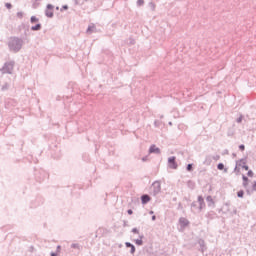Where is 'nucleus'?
Listing matches in <instances>:
<instances>
[{
    "instance_id": "a211bd4d",
    "label": "nucleus",
    "mask_w": 256,
    "mask_h": 256,
    "mask_svg": "<svg viewBox=\"0 0 256 256\" xmlns=\"http://www.w3.org/2000/svg\"><path fill=\"white\" fill-rule=\"evenodd\" d=\"M30 22L31 23H39V18H37V16H31Z\"/></svg>"
},
{
    "instance_id": "72a5a7b5",
    "label": "nucleus",
    "mask_w": 256,
    "mask_h": 256,
    "mask_svg": "<svg viewBox=\"0 0 256 256\" xmlns=\"http://www.w3.org/2000/svg\"><path fill=\"white\" fill-rule=\"evenodd\" d=\"M67 9H69V6L64 5V6H62L61 11H63V10H65V11H66Z\"/></svg>"
},
{
    "instance_id": "393cba45",
    "label": "nucleus",
    "mask_w": 256,
    "mask_h": 256,
    "mask_svg": "<svg viewBox=\"0 0 256 256\" xmlns=\"http://www.w3.org/2000/svg\"><path fill=\"white\" fill-rule=\"evenodd\" d=\"M187 171L191 172L193 171V164H188L186 167Z\"/></svg>"
},
{
    "instance_id": "1a4fd4ad",
    "label": "nucleus",
    "mask_w": 256,
    "mask_h": 256,
    "mask_svg": "<svg viewBox=\"0 0 256 256\" xmlns=\"http://www.w3.org/2000/svg\"><path fill=\"white\" fill-rule=\"evenodd\" d=\"M149 201H151V196H149L148 194H143L141 196L142 205H147V203H149Z\"/></svg>"
},
{
    "instance_id": "dca6fc26",
    "label": "nucleus",
    "mask_w": 256,
    "mask_h": 256,
    "mask_svg": "<svg viewBox=\"0 0 256 256\" xmlns=\"http://www.w3.org/2000/svg\"><path fill=\"white\" fill-rule=\"evenodd\" d=\"M94 31H95V24H91V25L88 26L86 32H87L88 34H91V33H93Z\"/></svg>"
},
{
    "instance_id": "423d86ee",
    "label": "nucleus",
    "mask_w": 256,
    "mask_h": 256,
    "mask_svg": "<svg viewBox=\"0 0 256 256\" xmlns=\"http://www.w3.org/2000/svg\"><path fill=\"white\" fill-rule=\"evenodd\" d=\"M179 224H180L181 231H183L185 227L189 226V220H187V218L185 217H181L179 218Z\"/></svg>"
},
{
    "instance_id": "37998d69",
    "label": "nucleus",
    "mask_w": 256,
    "mask_h": 256,
    "mask_svg": "<svg viewBox=\"0 0 256 256\" xmlns=\"http://www.w3.org/2000/svg\"><path fill=\"white\" fill-rule=\"evenodd\" d=\"M150 215H153V211H150Z\"/></svg>"
},
{
    "instance_id": "39448f33",
    "label": "nucleus",
    "mask_w": 256,
    "mask_h": 256,
    "mask_svg": "<svg viewBox=\"0 0 256 256\" xmlns=\"http://www.w3.org/2000/svg\"><path fill=\"white\" fill-rule=\"evenodd\" d=\"M198 208H196L197 213H201L203 209H205V200L203 199V196H198Z\"/></svg>"
},
{
    "instance_id": "4468645a",
    "label": "nucleus",
    "mask_w": 256,
    "mask_h": 256,
    "mask_svg": "<svg viewBox=\"0 0 256 256\" xmlns=\"http://www.w3.org/2000/svg\"><path fill=\"white\" fill-rule=\"evenodd\" d=\"M248 195H251V193H255L256 191V181L252 184V189L246 188Z\"/></svg>"
},
{
    "instance_id": "a878e982",
    "label": "nucleus",
    "mask_w": 256,
    "mask_h": 256,
    "mask_svg": "<svg viewBox=\"0 0 256 256\" xmlns=\"http://www.w3.org/2000/svg\"><path fill=\"white\" fill-rule=\"evenodd\" d=\"M71 248L72 249H79V244L73 243V244H71Z\"/></svg>"
},
{
    "instance_id": "49530a36",
    "label": "nucleus",
    "mask_w": 256,
    "mask_h": 256,
    "mask_svg": "<svg viewBox=\"0 0 256 256\" xmlns=\"http://www.w3.org/2000/svg\"><path fill=\"white\" fill-rule=\"evenodd\" d=\"M225 153H227V150H226V152Z\"/></svg>"
},
{
    "instance_id": "ddd939ff",
    "label": "nucleus",
    "mask_w": 256,
    "mask_h": 256,
    "mask_svg": "<svg viewBox=\"0 0 256 256\" xmlns=\"http://www.w3.org/2000/svg\"><path fill=\"white\" fill-rule=\"evenodd\" d=\"M242 180H243V187H245V189H247V187L249 185V178L247 176L243 175Z\"/></svg>"
},
{
    "instance_id": "e433bc0d",
    "label": "nucleus",
    "mask_w": 256,
    "mask_h": 256,
    "mask_svg": "<svg viewBox=\"0 0 256 256\" xmlns=\"http://www.w3.org/2000/svg\"><path fill=\"white\" fill-rule=\"evenodd\" d=\"M219 158H220L219 155H217L216 157H214L215 161H218Z\"/></svg>"
},
{
    "instance_id": "c756f323",
    "label": "nucleus",
    "mask_w": 256,
    "mask_h": 256,
    "mask_svg": "<svg viewBox=\"0 0 256 256\" xmlns=\"http://www.w3.org/2000/svg\"><path fill=\"white\" fill-rule=\"evenodd\" d=\"M241 121H243V116H240L239 118H237L236 123H241Z\"/></svg>"
},
{
    "instance_id": "2f4dec72",
    "label": "nucleus",
    "mask_w": 256,
    "mask_h": 256,
    "mask_svg": "<svg viewBox=\"0 0 256 256\" xmlns=\"http://www.w3.org/2000/svg\"><path fill=\"white\" fill-rule=\"evenodd\" d=\"M239 149H240V151H245V145L241 144V145L239 146Z\"/></svg>"
},
{
    "instance_id": "c9c22d12",
    "label": "nucleus",
    "mask_w": 256,
    "mask_h": 256,
    "mask_svg": "<svg viewBox=\"0 0 256 256\" xmlns=\"http://www.w3.org/2000/svg\"><path fill=\"white\" fill-rule=\"evenodd\" d=\"M148 159H149V158H148L147 156H145V157L142 158V161L145 162V161H147Z\"/></svg>"
},
{
    "instance_id": "a18cd8bd",
    "label": "nucleus",
    "mask_w": 256,
    "mask_h": 256,
    "mask_svg": "<svg viewBox=\"0 0 256 256\" xmlns=\"http://www.w3.org/2000/svg\"><path fill=\"white\" fill-rule=\"evenodd\" d=\"M225 153H227V150H226V152Z\"/></svg>"
},
{
    "instance_id": "7c9ffc66",
    "label": "nucleus",
    "mask_w": 256,
    "mask_h": 256,
    "mask_svg": "<svg viewBox=\"0 0 256 256\" xmlns=\"http://www.w3.org/2000/svg\"><path fill=\"white\" fill-rule=\"evenodd\" d=\"M247 175H248V177H253L254 173L252 172V170H249Z\"/></svg>"
},
{
    "instance_id": "f8f14e48",
    "label": "nucleus",
    "mask_w": 256,
    "mask_h": 256,
    "mask_svg": "<svg viewBox=\"0 0 256 256\" xmlns=\"http://www.w3.org/2000/svg\"><path fill=\"white\" fill-rule=\"evenodd\" d=\"M125 246L130 248V253L133 255L135 253V245H133L131 242H126Z\"/></svg>"
},
{
    "instance_id": "9b49d317",
    "label": "nucleus",
    "mask_w": 256,
    "mask_h": 256,
    "mask_svg": "<svg viewBox=\"0 0 256 256\" xmlns=\"http://www.w3.org/2000/svg\"><path fill=\"white\" fill-rule=\"evenodd\" d=\"M206 201L208 203V207H212V205H213V207H215V201H213V197L207 196Z\"/></svg>"
},
{
    "instance_id": "c03bdc74",
    "label": "nucleus",
    "mask_w": 256,
    "mask_h": 256,
    "mask_svg": "<svg viewBox=\"0 0 256 256\" xmlns=\"http://www.w3.org/2000/svg\"><path fill=\"white\" fill-rule=\"evenodd\" d=\"M169 125H173V123H172V122H169Z\"/></svg>"
},
{
    "instance_id": "4c0bfd02",
    "label": "nucleus",
    "mask_w": 256,
    "mask_h": 256,
    "mask_svg": "<svg viewBox=\"0 0 256 256\" xmlns=\"http://www.w3.org/2000/svg\"><path fill=\"white\" fill-rule=\"evenodd\" d=\"M157 219V216H152V221H155Z\"/></svg>"
},
{
    "instance_id": "bb28decb",
    "label": "nucleus",
    "mask_w": 256,
    "mask_h": 256,
    "mask_svg": "<svg viewBox=\"0 0 256 256\" xmlns=\"http://www.w3.org/2000/svg\"><path fill=\"white\" fill-rule=\"evenodd\" d=\"M18 19H23V12H17Z\"/></svg>"
},
{
    "instance_id": "412c9836",
    "label": "nucleus",
    "mask_w": 256,
    "mask_h": 256,
    "mask_svg": "<svg viewBox=\"0 0 256 256\" xmlns=\"http://www.w3.org/2000/svg\"><path fill=\"white\" fill-rule=\"evenodd\" d=\"M217 169H219V171H223L225 169V165L223 163H219L217 165Z\"/></svg>"
},
{
    "instance_id": "6ab92c4d",
    "label": "nucleus",
    "mask_w": 256,
    "mask_h": 256,
    "mask_svg": "<svg viewBox=\"0 0 256 256\" xmlns=\"http://www.w3.org/2000/svg\"><path fill=\"white\" fill-rule=\"evenodd\" d=\"M136 5L142 7V5H145V0H137Z\"/></svg>"
},
{
    "instance_id": "4be33fe9",
    "label": "nucleus",
    "mask_w": 256,
    "mask_h": 256,
    "mask_svg": "<svg viewBox=\"0 0 256 256\" xmlns=\"http://www.w3.org/2000/svg\"><path fill=\"white\" fill-rule=\"evenodd\" d=\"M243 195H245V192L243 190L237 192V197L243 198Z\"/></svg>"
},
{
    "instance_id": "f704fd0d",
    "label": "nucleus",
    "mask_w": 256,
    "mask_h": 256,
    "mask_svg": "<svg viewBox=\"0 0 256 256\" xmlns=\"http://www.w3.org/2000/svg\"><path fill=\"white\" fill-rule=\"evenodd\" d=\"M127 213H128V215H133V210L129 209V210L127 211Z\"/></svg>"
},
{
    "instance_id": "f03ea898",
    "label": "nucleus",
    "mask_w": 256,
    "mask_h": 256,
    "mask_svg": "<svg viewBox=\"0 0 256 256\" xmlns=\"http://www.w3.org/2000/svg\"><path fill=\"white\" fill-rule=\"evenodd\" d=\"M14 67H15V61H9V62L4 63V65L0 69V71L3 74L7 73L8 75H12Z\"/></svg>"
},
{
    "instance_id": "aec40b11",
    "label": "nucleus",
    "mask_w": 256,
    "mask_h": 256,
    "mask_svg": "<svg viewBox=\"0 0 256 256\" xmlns=\"http://www.w3.org/2000/svg\"><path fill=\"white\" fill-rule=\"evenodd\" d=\"M197 203H198V202H193V203L191 204L192 211H193V210H194V211H197V208H199V206H197Z\"/></svg>"
},
{
    "instance_id": "c85d7f7f",
    "label": "nucleus",
    "mask_w": 256,
    "mask_h": 256,
    "mask_svg": "<svg viewBox=\"0 0 256 256\" xmlns=\"http://www.w3.org/2000/svg\"><path fill=\"white\" fill-rule=\"evenodd\" d=\"M132 233H136L137 235H139V229L133 228V229H132Z\"/></svg>"
},
{
    "instance_id": "cd10ccee",
    "label": "nucleus",
    "mask_w": 256,
    "mask_h": 256,
    "mask_svg": "<svg viewBox=\"0 0 256 256\" xmlns=\"http://www.w3.org/2000/svg\"><path fill=\"white\" fill-rule=\"evenodd\" d=\"M5 7H6V9H11L13 7V5H11V3H6Z\"/></svg>"
},
{
    "instance_id": "9d476101",
    "label": "nucleus",
    "mask_w": 256,
    "mask_h": 256,
    "mask_svg": "<svg viewBox=\"0 0 256 256\" xmlns=\"http://www.w3.org/2000/svg\"><path fill=\"white\" fill-rule=\"evenodd\" d=\"M246 160L245 159H240L236 161V166L234 168V171H237V167H243V165H246Z\"/></svg>"
},
{
    "instance_id": "a19ab883",
    "label": "nucleus",
    "mask_w": 256,
    "mask_h": 256,
    "mask_svg": "<svg viewBox=\"0 0 256 256\" xmlns=\"http://www.w3.org/2000/svg\"><path fill=\"white\" fill-rule=\"evenodd\" d=\"M225 205H226L227 207H229V202H227Z\"/></svg>"
},
{
    "instance_id": "ea45409f",
    "label": "nucleus",
    "mask_w": 256,
    "mask_h": 256,
    "mask_svg": "<svg viewBox=\"0 0 256 256\" xmlns=\"http://www.w3.org/2000/svg\"><path fill=\"white\" fill-rule=\"evenodd\" d=\"M59 249H61V246H57V251H59Z\"/></svg>"
},
{
    "instance_id": "20e7f679",
    "label": "nucleus",
    "mask_w": 256,
    "mask_h": 256,
    "mask_svg": "<svg viewBox=\"0 0 256 256\" xmlns=\"http://www.w3.org/2000/svg\"><path fill=\"white\" fill-rule=\"evenodd\" d=\"M53 9H54L53 4H48L46 6L45 15L46 17H49V19H53V16H54Z\"/></svg>"
},
{
    "instance_id": "2eb2a0df",
    "label": "nucleus",
    "mask_w": 256,
    "mask_h": 256,
    "mask_svg": "<svg viewBox=\"0 0 256 256\" xmlns=\"http://www.w3.org/2000/svg\"><path fill=\"white\" fill-rule=\"evenodd\" d=\"M145 236L142 234V235H140L139 236V239H136L135 240V243H136V245H139V246H141V245H143V238H144Z\"/></svg>"
},
{
    "instance_id": "58836bf2",
    "label": "nucleus",
    "mask_w": 256,
    "mask_h": 256,
    "mask_svg": "<svg viewBox=\"0 0 256 256\" xmlns=\"http://www.w3.org/2000/svg\"><path fill=\"white\" fill-rule=\"evenodd\" d=\"M51 256H57V253L51 252Z\"/></svg>"
},
{
    "instance_id": "7ed1b4c3",
    "label": "nucleus",
    "mask_w": 256,
    "mask_h": 256,
    "mask_svg": "<svg viewBox=\"0 0 256 256\" xmlns=\"http://www.w3.org/2000/svg\"><path fill=\"white\" fill-rule=\"evenodd\" d=\"M161 193V182L155 181L153 182L151 186V195L156 197V195H159Z\"/></svg>"
},
{
    "instance_id": "79ce46f5",
    "label": "nucleus",
    "mask_w": 256,
    "mask_h": 256,
    "mask_svg": "<svg viewBox=\"0 0 256 256\" xmlns=\"http://www.w3.org/2000/svg\"><path fill=\"white\" fill-rule=\"evenodd\" d=\"M234 214H235V215L237 214V210H234Z\"/></svg>"
},
{
    "instance_id": "f3484780",
    "label": "nucleus",
    "mask_w": 256,
    "mask_h": 256,
    "mask_svg": "<svg viewBox=\"0 0 256 256\" xmlns=\"http://www.w3.org/2000/svg\"><path fill=\"white\" fill-rule=\"evenodd\" d=\"M41 27H42L41 24L38 23L35 26L31 27V31H41Z\"/></svg>"
},
{
    "instance_id": "0eeeda50",
    "label": "nucleus",
    "mask_w": 256,
    "mask_h": 256,
    "mask_svg": "<svg viewBox=\"0 0 256 256\" xmlns=\"http://www.w3.org/2000/svg\"><path fill=\"white\" fill-rule=\"evenodd\" d=\"M175 156L169 157L168 158V165L170 169H177L178 165L177 162L175 161Z\"/></svg>"
},
{
    "instance_id": "473e14b6",
    "label": "nucleus",
    "mask_w": 256,
    "mask_h": 256,
    "mask_svg": "<svg viewBox=\"0 0 256 256\" xmlns=\"http://www.w3.org/2000/svg\"><path fill=\"white\" fill-rule=\"evenodd\" d=\"M242 169H245V171H249V166L243 164Z\"/></svg>"
},
{
    "instance_id": "6e6552de",
    "label": "nucleus",
    "mask_w": 256,
    "mask_h": 256,
    "mask_svg": "<svg viewBox=\"0 0 256 256\" xmlns=\"http://www.w3.org/2000/svg\"><path fill=\"white\" fill-rule=\"evenodd\" d=\"M149 153H154L155 155H160L161 154V149L157 147L155 144L151 145L149 148Z\"/></svg>"
},
{
    "instance_id": "b1692460",
    "label": "nucleus",
    "mask_w": 256,
    "mask_h": 256,
    "mask_svg": "<svg viewBox=\"0 0 256 256\" xmlns=\"http://www.w3.org/2000/svg\"><path fill=\"white\" fill-rule=\"evenodd\" d=\"M204 165H211V158L206 157V160L204 161Z\"/></svg>"
},
{
    "instance_id": "f257e3e1",
    "label": "nucleus",
    "mask_w": 256,
    "mask_h": 256,
    "mask_svg": "<svg viewBox=\"0 0 256 256\" xmlns=\"http://www.w3.org/2000/svg\"><path fill=\"white\" fill-rule=\"evenodd\" d=\"M8 47L13 53H19L23 47V39L19 37H11L8 41Z\"/></svg>"
},
{
    "instance_id": "5701e85b",
    "label": "nucleus",
    "mask_w": 256,
    "mask_h": 256,
    "mask_svg": "<svg viewBox=\"0 0 256 256\" xmlns=\"http://www.w3.org/2000/svg\"><path fill=\"white\" fill-rule=\"evenodd\" d=\"M148 5H149L151 11H155V3L154 2H149Z\"/></svg>"
}]
</instances>
